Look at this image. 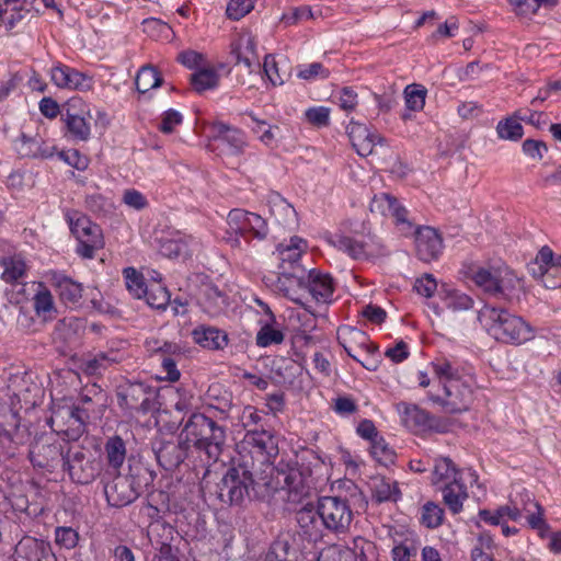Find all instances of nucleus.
Returning a JSON list of instances; mask_svg holds the SVG:
<instances>
[{"label":"nucleus","mask_w":561,"mask_h":561,"mask_svg":"<svg viewBox=\"0 0 561 561\" xmlns=\"http://www.w3.org/2000/svg\"><path fill=\"white\" fill-rule=\"evenodd\" d=\"M435 376L439 380L440 391H428V398L447 413L468 411L473 402L471 386L463 380L465 373L446 358L432 363Z\"/></svg>","instance_id":"obj_1"},{"label":"nucleus","mask_w":561,"mask_h":561,"mask_svg":"<svg viewBox=\"0 0 561 561\" xmlns=\"http://www.w3.org/2000/svg\"><path fill=\"white\" fill-rule=\"evenodd\" d=\"M478 321L493 339L503 343L518 345L535 336L534 329L523 318L490 305L479 310Z\"/></svg>","instance_id":"obj_2"},{"label":"nucleus","mask_w":561,"mask_h":561,"mask_svg":"<svg viewBox=\"0 0 561 561\" xmlns=\"http://www.w3.org/2000/svg\"><path fill=\"white\" fill-rule=\"evenodd\" d=\"M254 461L247 456L230 467L217 485V496L222 504L239 505L245 499L261 495V485L253 479Z\"/></svg>","instance_id":"obj_3"},{"label":"nucleus","mask_w":561,"mask_h":561,"mask_svg":"<svg viewBox=\"0 0 561 561\" xmlns=\"http://www.w3.org/2000/svg\"><path fill=\"white\" fill-rule=\"evenodd\" d=\"M469 277L484 293L504 300L518 297L523 289L522 279L506 265L478 266Z\"/></svg>","instance_id":"obj_4"},{"label":"nucleus","mask_w":561,"mask_h":561,"mask_svg":"<svg viewBox=\"0 0 561 561\" xmlns=\"http://www.w3.org/2000/svg\"><path fill=\"white\" fill-rule=\"evenodd\" d=\"M278 283L285 296L301 306H305V301L300 291L308 293L316 301L322 304L331 302L334 291L332 277L317 270L309 272L306 284L294 275L279 277Z\"/></svg>","instance_id":"obj_5"},{"label":"nucleus","mask_w":561,"mask_h":561,"mask_svg":"<svg viewBox=\"0 0 561 561\" xmlns=\"http://www.w3.org/2000/svg\"><path fill=\"white\" fill-rule=\"evenodd\" d=\"M65 218L78 240L77 253L84 259L94 257L95 252L104 245L101 228L78 210H66Z\"/></svg>","instance_id":"obj_6"},{"label":"nucleus","mask_w":561,"mask_h":561,"mask_svg":"<svg viewBox=\"0 0 561 561\" xmlns=\"http://www.w3.org/2000/svg\"><path fill=\"white\" fill-rule=\"evenodd\" d=\"M228 229L224 240L232 248H239L240 237L252 233L255 238L263 239L267 234V224L264 218L255 213L244 209H232L227 216Z\"/></svg>","instance_id":"obj_7"},{"label":"nucleus","mask_w":561,"mask_h":561,"mask_svg":"<svg viewBox=\"0 0 561 561\" xmlns=\"http://www.w3.org/2000/svg\"><path fill=\"white\" fill-rule=\"evenodd\" d=\"M240 460L243 456L252 462L265 465L278 454L277 442L271 431L264 428H250L240 444Z\"/></svg>","instance_id":"obj_8"},{"label":"nucleus","mask_w":561,"mask_h":561,"mask_svg":"<svg viewBox=\"0 0 561 561\" xmlns=\"http://www.w3.org/2000/svg\"><path fill=\"white\" fill-rule=\"evenodd\" d=\"M321 525L333 534H345L353 520V511L346 500L339 496H323L318 500Z\"/></svg>","instance_id":"obj_9"},{"label":"nucleus","mask_w":561,"mask_h":561,"mask_svg":"<svg viewBox=\"0 0 561 561\" xmlns=\"http://www.w3.org/2000/svg\"><path fill=\"white\" fill-rule=\"evenodd\" d=\"M76 483L88 484L101 472V462L83 448H68L62 466Z\"/></svg>","instance_id":"obj_10"},{"label":"nucleus","mask_w":561,"mask_h":561,"mask_svg":"<svg viewBox=\"0 0 561 561\" xmlns=\"http://www.w3.org/2000/svg\"><path fill=\"white\" fill-rule=\"evenodd\" d=\"M528 270L546 288L561 287V255H556L549 247H542L538 251Z\"/></svg>","instance_id":"obj_11"},{"label":"nucleus","mask_w":561,"mask_h":561,"mask_svg":"<svg viewBox=\"0 0 561 561\" xmlns=\"http://www.w3.org/2000/svg\"><path fill=\"white\" fill-rule=\"evenodd\" d=\"M157 241L160 253L169 259H187L201 248L198 239L174 229L161 231Z\"/></svg>","instance_id":"obj_12"},{"label":"nucleus","mask_w":561,"mask_h":561,"mask_svg":"<svg viewBox=\"0 0 561 561\" xmlns=\"http://www.w3.org/2000/svg\"><path fill=\"white\" fill-rule=\"evenodd\" d=\"M210 146L225 156L241 154L247 146L243 131L222 122L209 126Z\"/></svg>","instance_id":"obj_13"},{"label":"nucleus","mask_w":561,"mask_h":561,"mask_svg":"<svg viewBox=\"0 0 561 561\" xmlns=\"http://www.w3.org/2000/svg\"><path fill=\"white\" fill-rule=\"evenodd\" d=\"M116 397L122 409L147 413L152 408L153 390L144 382L126 380L117 386Z\"/></svg>","instance_id":"obj_14"},{"label":"nucleus","mask_w":561,"mask_h":561,"mask_svg":"<svg viewBox=\"0 0 561 561\" xmlns=\"http://www.w3.org/2000/svg\"><path fill=\"white\" fill-rule=\"evenodd\" d=\"M151 448L156 455L158 463L165 470L172 471L178 468L186 458L188 447L179 440H164L156 438L151 443Z\"/></svg>","instance_id":"obj_15"},{"label":"nucleus","mask_w":561,"mask_h":561,"mask_svg":"<svg viewBox=\"0 0 561 561\" xmlns=\"http://www.w3.org/2000/svg\"><path fill=\"white\" fill-rule=\"evenodd\" d=\"M277 482L283 483L286 491V501L298 504L309 494V485L306 483L302 472L297 467L286 466L277 469Z\"/></svg>","instance_id":"obj_16"},{"label":"nucleus","mask_w":561,"mask_h":561,"mask_svg":"<svg viewBox=\"0 0 561 561\" xmlns=\"http://www.w3.org/2000/svg\"><path fill=\"white\" fill-rule=\"evenodd\" d=\"M104 494L108 505L113 507L129 505L139 495L134 488L133 479L122 474H117L111 482L105 483Z\"/></svg>","instance_id":"obj_17"},{"label":"nucleus","mask_w":561,"mask_h":561,"mask_svg":"<svg viewBox=\"0 0 561 561\" xmlns=\"http://www.w3.org/2000/svg\"><path fill=\"white\" fill-rule=\"evenodd\" d=\"M50 79L59 89L70 91H88L93 84L92 78L62 64H57L51 68Z\"/></svg>","instance_id":"obj_18"},{"label":"nucleus","mask_w":561,"mask_h":561,"mask_svg":"<svg viewBox=\"0 0 561 561\" xmlns=\"http://www.w3.org/2000/svg\"><path fill=\"white\" fill-rule=\"evenodd\" d=\"M45 278L55 288L61 302L69 306L80 304L83 291L82 284L57 271L47 272Z\"/></svg>","instance_id":"obj_19"},{"label":"nucleus","mask_w":561,"mask_h":561,"mask_svg":"<svg viewBox=\"0 0 561 561\" xmlns=\"http://www.w3.org/2000/svg\"><path fill=\"white\" fill-rule=\"evenodd\" d=\"M14 552L20 561H57L49 542L31 536H24Z\"/></svg>","instance_id":"obj_20"},{"label":"nucleus","mask_w":561,"mask_h":561,"mask_svg":"<svg viewBox=\"0 0 561 561\" xmlns=\"http://www.w3.org/2000/svg\"><path fill=\"white\" fill-rule=\"evenodd\" d=\"M370 211L383 217H392L398 225L402 226V232L404 233H409L412 230L411 225L405 219L407 210L388 193H379L373 197Z\"/></svg>","instance_id":"obj_21"},{"label":"nucleus","mask_w":561,"mask_h":561,"mask_svg":"<svg viewBox=\"0 0 561 561\" xmlns=\"http://www.w3.org/2000/svg\"><path fill=\"white\" fill-rule=\"evenodd\" d=\"M403 422L408 428L415 433L427 431L444 433L447 430L446 423L415 405L405 409Z\"/></svg>","instance_id":"obj_22"},{"label":"nucleus","mask_w":561,"mask_h":561,"mask_svg":"<svg viewBox=\"0 0 561 561\" xmlns=\"http://www.w3.org/2000/svg\"><path fill=\"white\" fill-rule=\"evenodd\" d=\"M192 340L201 348L208 351H222L228 346V334L226 331L208 325L199 324L191 332Z\"/></svg>","instance_id":"obj_23"},{"label":"nucleus","mask_w":561,"mask_h":561,"mask_svg":"<svg viewBox=\"0 0 561 561\" xmlns=\"http://www.w3.org/2000/svg\"><path fill=\"white\" fill-rule=\"evenodd\" d=\"M348 136L356 152L362 157L371 154L376 145L385 142L383 137L378 133L370 131L367 126L360 123L351 122Z\"/></svg>","instance_id":"obj_24"},{"label":"nucleus","mask_w":561,"mask_h":561,"mask_svg":"<svg viewBox=\"0 0 561 561\" xmlns=\"http://www.w3.org/2000/svg\"><path fill=\"white\" fill-rule=\"evenodd\" d=\"M33 309L35 314L45 322L53 321L57 316L54 296L44 282H33Z\"/></svg>","instance_id":"obj_25"},{"label":"nucleus","mask_w":561,"mask_h":561,"mask_svg":"<svg viewBox=\"0 0 561 561\" xmlns=\"http://www.w3.org/2000/svg\"><path fill=\"white\" fill-rule=\"evenodd\" d=\"M215 424L216 422L213 419L203 413H192L183 423L179 437L182 439V444L190 448L198 443V438L203 434H211V426H215Z\"/></svg>","instance_id":"obj_26"},{"label":"nucleus","mask_w":561,"mask_h":561,"mask_svg":"<svg viewBox=\"0 0 561 561\" xmlns=\"http://www.w3.org/2000/svg\"><path fill=\"white\" fill-rule=\"evenodd\" d=\"M65 455L59 444L36 443L30 450V460L35 467L54 469L59 462L64 466Z\"/></svg>","instance_id":"obj_27"},{"label":"nucleus","mask_w":561,"mask_h":561,"mask_svg":"<svg viewBox=\"0 0 561 561\" xmlns=\"http://www.w3.org/2000/svg\"><path fill=\"white\" fill-rule=\"evenodd\" d=\"M416 251L421 260H436L443 250V241L438 232L431 227H423L416 232Z\"/></svg>","instance_id":"obj_28"},{"label":"nucleus","mask_w":561,"mask_h":561,"mask_svg":"<svg viewBox=\"0 0 561 561\" xmlns=\"http://www.w3.org/2000/svg\"><path fill=\"white\" fill-rule=\"evenodd\" d=\"M402 96L404 101V108L400 114V118L403 122H409L414 118L416 113L424 110L427 89L420 83H411L403 89Z\"/></svg>","instance_id":"obj_29"},{"label":"nucleus","mask_w":561,"mask_h":561,"mask_svg":"<svg viewBox=\"0 0 561 561\" xmlns=\"http://www.w3.org/2000/svg\"><path fill=\"white\" fill-rule=\"evenodd\" d=\"M210 433L211 434H203V436H199L198 443H195L193 447L204 451L208 460L215 462L219 459L226 443V430L224 426L216 423L215 426H211Z\"/></svg>","instance_id":"obj_30"},{"label":"nucleus","mask_w":561,"mask_h":561,"mask_svg":"<svg viewBox=\"0 0 561 561\" xmlns=\"http://www.w3.org/2000/svg\"><path fill=\"white\" fill-rule=\"evenodd\" d=\"M337 339L344 351H378L379 345L370 341L369 336L359 329L341 327L337 330Z\"/></svg>","instance_id":"obj_31"},{"label":"nucleus","mask_w":561,"mask_h":561,"mask_svg":"<svg viewBox=\"0 0 561 561\" xmlns=\"http://www.w3.org/2000/svg\"><path fill=\"white\" fill-rule=\"evenodd\" d=\"M438 298L444 307L453 312L470 310L474 305L471 296L449 284L439 286Z\"/></svg>","instance_id":"obj_32"},{"label":"nucleus","mask_w":561,"mask_h":561,"mask_svg":"<svg viewBox=\"0 0 561 561\" xmlns=\"http://www.w3.org/2000/svg\"><path fill=\"white\" fill-rule=\"evenodd\" d=\"M370 237H346L336 236L333 240L334 247L347 253L354 259H364L373 253Z\"/></svg>","instance_id":"obj_33"},{"label":"nucleus","mask_w":561,"mask_h":561,"mask_svg":"<svg viewBox=\"0 0 561 561\" xmlns=\"http://www.w3.org/2000/svg\"><path fill=\"white\" fill-rule=\"evenodd\" d=\"M368 485L371 497L377 503L397 502L401 496L398 483L389 478L375 476L370 479Z\"/></svg>","instance_id":"obj_34"},{"label":"nucleus","mask_w":561,"mask_h":561,"mask_svg":"<svg viewBox=\"0 0 561 561\" xmlns=\"http://www.w3.org/2000/svg\"><path fill=\"white\" fill-rule=\"evenodd\" d=\"M232 51L238 62H242L248 68H251L252 64L256 60V38L252 32H240L233 44Z\"/></svg>","instance_id":"obj_35"},{"label":"nucleus","mask_w":561,"mask_h":561,"mask_svg":"<svg viewBox=\"0 0 561 561\" xmlns=\"http://www.w3.org/2000/svg\"><path fill=\"white\" fill-rule=\"evenodd\" d=\"M444 503L454 513L458 514L462 510L463 502L468 497L467 489L461 479L448 482L440 486Z\"/></svg>","instance_id":"obj_36"},{"label":"nucleus","mask_w":561,"mask_h":561,"mask_svg":"<svg viewBox=\"0 0 561 561\" xmlns=\"http://www.w3.org/2000/svg\"><path fill=\"white\" fill-rule=\"evenodd\" d=\"M219 79L218 70L207 62L191 75V84L196 92L203 93L217 88Z\"/></svg>","instance_id":"obj_37"},{"label":"nucleus","mask_w":561,"mask_h":561,"mask_svg":"<svg viewBox=\"0 0 561 561\" xmlns=\"http://www.w3.org/2000/svg\"><path fill=\"white\" fill-rule=\"evenodd\" d=\"M318 517V506L313 507L310 504L305 505L296 514V519L299 527L305 533V535L312 539H317L321 535Z\"/></svg>","instance_id":"obj_38"},{"label":"nucleus","mask_w":561,"mask_h":561,"mask_svg":"<svg viewBox=\"0 0 561 561\" xmlns=\"http://www.w3.org/2000/svg\"><path fill=\"white\" fill-rule=\"evenodd\" d=\"M307 250V242L299 238L294 237L288 242H283L277 247V255L282 263L294 264L298 262L302 253Z\"/></svg>","instance_id":"obj_39"},{"label":"nucleus","mask_w":561,"mask_h":561,"mask_svg":"<svg viewBox=\"0 0 561 561\" xmlns=\"http://www.w3.org/2000/svg\"><path fill=\"white\" fill-rule=\"evenodd\" d=\"M459 479L460 473L455 468L453 461L449 458H438L435 460L432 473V483L434 485H444L447 484L448 482H453Z\"/></svg>","instance_id":"obj_40"},{"label":"nucleus","mask_w":561,"mask_h":561,"mask_svg":"<svg viewBox=\"0 0 561 561\" xmlns=\"http://www.w3.org/2000/svg\"><path fill=\"white\" fill-rule=\"evenodd\" d=\"M1 278L5 283H16L26 276L27 264L21 255H13L2 261Z\"/></svg>","instance_id":"obj_41"},{"label":"nucleus","mask_w":561,"mask_h":561,"mask_svg":"<svg viewBox=\"0 0 561 561\" xmlns=\"http://www.w3.org/2000/svg\"><path fill=\"white\" fill-rule=\"evenodd\" d=\"M107 463L114 470L122 467L126 458V447L119 436H113L107 439L104 446Z\"/></svg>","instance_id":"obj_42"},{"label":"nucleus","mask_w":561,"mask_h":561,"mask_svg":"<svg viewBox=\"0 0 561 561\" xmlns=\"http://www.w3.org/2000/svg\"><path fill=\"white\" fill-rule=\"evenodd\" d=\"M162 78L158 70L152 66L141 67L136 76L135 84L139 93H147L152 89L160 87Z\"/></svg>","instance_id":"obj_43"},{"label":"nucleus","mask_w":561,"mask_h":561,"mask_svg":"<svg viewBox=\"0 0 561 561\" xmlns=\"http://www.w3.org/2000/svg\"><path fill=\"white\" fill-rule=\"evenodd\" d=\"M146 298L149 306L157 309H163L170 301V294L165 286L160 282V278L153 280L147 286Z\"/></svg>","instance_id":"obj_44"},{"label":"nucleus","mask_w":561,"mask_h":561,"mask_svg":"<svg viewBox=\"0 0 561 561\" xmlns=\"http://www.w3.org/2000/svg\"><path fill=\"white\" fill-rule=\"evenodd\" d=\"M296 551L286 538L276 539L265 557V561H296Z\"/></svg>","instance_id":"obj_45"},{"label":"nucleus","mask_w":561,"mask_h":561,"mask_svg":"<svg viewBox=\"0 0 561 561\" xmlns=\"http://www.w3.org/2000/svg\"><path fill=\"white\" fill-rule=\"evenodd\" d=\"M295 318L297 321H304L301 325L297 328L298 333L295 336L296 342L299 340H305L306 343L304 346L312 347V336L308 335V333L311 332L316 327V319L313 313L307 308H304L302 312H297L296 316H291L290 320L293 321Z\"/></svg>","instance_id":"obj_46"},{"label":"nucleus","mask_w":561,"mask_h":561,"mask_svg":"<svg viewBox=\"0 0 561 561\" xmlns=\"http://www.w3.org/2000/svg\"><path fill=\"white\" fill-rule=\"evenodd\" d=\"M283 341V331L272 324L263 325L256 334V345L261 348L277 346Z\"/></svg>","instance_id":"obj_47"},{"label":"nucleus","mask_w":561,"mask_h":561,"mask_svg":"<svg viewBox=\"0 0 561 561\" xmlns=\"http://www.w3.org/2000/svg\"><path fill=\"white\" fill-rule=\"evenodd\" d=\"M123 274L126 287L135 298L140 299L146 296L148 284L145 283L142 275L136 268L126 267Z\"/></svg>","instance_id":"obj_48"},{"label":"nucleus","mask_w":561,"mask_h":561,"mask_svg":"<svg viewBox=\"0 0 561 561\" xmlns=\"http://www.w3.org/2000/svg\"><path fill=\"white\" fill-rule=\"evenodd\" d=\"M494 547L493 539L490 534L482 533L478 537V543L471 550V561H494L492 550Z\"/></svg>","instance_id":"obj_49"},{"label":"nucleus","mask_w":561,"mask_h":561,"mask_svg":"<svg viewBox=\"0 0 561 561\" xmlns=\"http://www.w3.org/2000/svg\"><path fill=\"white\" fill-rule=\"evenodd\" d=\"M444 519V510L434 502H427L421 511V523L426 528H437Z\"/></svg>","instance_id":"obj_50"},{"label":"nucleus","mask_w":561,"mask_h":561,"mask_svg":"<svg viewBox=\"0 0 561 561\" xmlns=\"http://www.w3.org/2000/svg\"><path fill=\"white\" fill-rule=\"evenodd\" d=\"M331 108L327 106H311L304 112V121L317 128L330 125Z\"/></svg>","instance_id":"obj_51"},{"label":"nucleus","mask_w":561,"mask_h":561,"mask_svg":"<svg viewBox=\"0 0 561 561\" xmlns=\"http://www.w3.org/2000/svg\"><path fill=\"white\" fill-rule=\"evenodd\" d=\"M370 454L383 466H389L394 462L396 454L382 436L375 438V440L370 443Z\"/></svg>","instance_id":"obj_52"},{"label":"nucleus","mask_w":561,"mask_h":561,"mask_svg":"<svg viewBox=\"0 0 561 561\" xmlns=\"http://www.w3.org/2000/svg\"><path fill=\"white\" fill-rule=\"evenodd\" d=\"M271 214L282 225H289L295 221L296 210L283 198L276 196L271 206Z\"/></svg>","instance_id":"obj_53"},{"label":"nucleus","mask_w":561,"mask_h":561,"mask_svg":"<svg viewBox=\"0 0 561 561\" xmlns=\"http://www.w3.org/2000/svg\"><path fill=\"white\" fill-rule=\"evenodd\" d=\"M496 133L501 139L515 141L523 137V126L517 119L511 117L499 122Z\"/></svg>","instance_id":"obj_54"},{"label":"nucleus","mask_w":561,"mask_h":561,"mask_svg":"<svg viewBox=\"0 0 561 561\" xmlns=\"http://www.w3.org/2000/svg\"><path fill=\"white\" fill-rule=\"evenodd\" d=\"M523 510L522 512H527L529 515L527 517L529 525L533 528H540L545 525L542 519V510L541 506L534 499L530 497L528 493L522 496Z\"/></svg>","instance_id":"obj_55"},{"label":"nucleus","mask_w":561,"mask_h":561,"mask_svg":"<svg viewBox=\"0 0 561 561\" xmlns=\"http://www.w3.org/2000/svg\"><path fill=\"white\" fill-rule=\"evenodd\" d=\"M64 119L73 117L92 118L88 103L78 96L69 99L64 105Z\"/></svg>","instance_id":"obj_56"},{"label":"nucleus","mask_w":561,"mask_h":561,"mask_svg":"<svg viewBox=\"0 0 561 561\" xmlns=\"http://www.w3.org/2000/svg\"><path fill=\"white\" fill-rule=\"evenodd\" d=\"M263 70L272 85L276 87L284 84L287 73L279 68L278 62L275 60L273 55H267L265 57Z\"/></svg>","instance_id":"obj_57"},{"label":"nucleus","mask_w":561,"mask_h":561,"mask_svg":"<svg viewBox=\"0 0 561 561\" xmlns=\"http://www.w3.org/2000/svg\"><path fill=\"white\" fill-rule=\"evenodd\" d=\"M330 75L329 69H327L320 62H312L307 65H301L297 69V77L306 80V81H316L320 79H325Z\"/></svg>","instance_id":"obj_58"},{"label":"nucleus","mask_w":561,"mask_h":561,"mask_svg":"<svg viewBox=\"0 0 561 561\" xmlns=\"http://www.w3.org/2000/svg\"><path fill=\"white\" fill-rule=\"evenodd\" d=\"M68 131L79 140H87L91 135V118L73 117L64 119Z\"/></svg>","instance_id":"obj_59"},{"label":"nucleus","mask_w":561,"mask_h":561,"mask_svg":"<svg viewBox=\"0 0 561 561\" xmlns=\"http://www.w3.org/2000/svg\"><path fill=\"white\" fill-rule=\"evenodd\" d=\"M55 542L60 548L73 549L79 542V534L72 527L59 526L55 529Z\"/></svg>","instance_id":"obj_60"},{"label":"nucleus","mask_w":561,"mask_h":561,"mask_svg":"<svg viewBox=\"0 0 561 561\" xmlns=\"http://www.w3.org/2000/svg\"><path fill=\"white\" fill-rule=\"evenodd\" d=\"M43 146V139L41 138H31L26 136H22L19 152L22 156L33 157V158H49L48 151L39 152V147Z\"/></svg>","instance_id":"obj_61"},{"label":"nucleus","mask_w":561,"mask_h":561,"mask_svg":"<svg viewBox=\"0 0 561 561\" xmlns=\"http://www.w3.org/2000/svg\"><path fill=\"white\" fill-rule=\"evenodd\" d=\"M255 0H230L226 14L229 19L238 21L254 9Z\"/></svg>","instance_id":"obj_62"},{"label":"nucleus","mask_w":561,"mask_h":561,"mask_svg":"<svg viewBox=\"0 0 561 561\" xmlns=\"http://www.w3.org/2000/svg\"><path fill=\"white\" fill-rule=\"evenodd\" d=\"M110 362H118V359L101 353L96 357L83 359L81 368L88 375H98L101 374L102 370L106 369Z\"/></svg>","instance_id":"obj_63"},{"label":"nucleus","mask_w":561,"mask_h":561,"mask_svg":"<svg viewBox=\"0 0 561 561\" xmlns=\"http://www.w3.org/2000/svg\"><path fill=\"white\" fill-rule=\"evenodd\" d=\"M178 61L184 67L196 71L207 64L205 55L196 50H184L178 55Z\"/></svg>","instance_id":"obj_64"}]
</instances>
